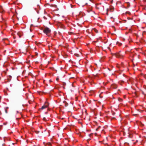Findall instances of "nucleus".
Here are the masks:
<instances>
[{
	"label": "nucleus",
	"instance_id": "7ed1b4c3",
	"mask_svg": "<svg viewBox=\"0 0 146 146\" xmlns=\"http://www.w3.org/2000/svg\"><path fill=\"white\" fill-rule=\"evenodd\" d=\"M111 88L113 89H116L117 88V85L115 84H113L111 85Z\"/></svg>",
	"mask_w": 146,
	"mask_h": 146
},
{
	"label": "nucleus",
	"instance_id": "6ab92c4d",
	"mask_svg": "<svg viewBox=\"0 0 146 146\" xmlns=\"http://www.w3.org/2000/svg\"><path fill=\"white\" fill-rule=\"evenodd\" d=\"M58 79H59V78H57L56 79V80L57 81H58Z\"/></svg>",
	"mask_w": 146,
	"mask_h": 146
},
{
	"label": "nucleus",
	"instance_id": "6e6552de",
	"mask_svg": "<svg viewBox=\"0 0 146 146\" xmlns=\"http://www.w3.org/2000/svg\"><path fill=\"white\" fill-rule=\"evenodd\" d=\"M127 8H129L130 6V3H127Z\"/></svg>",
	"mask_w": 146,
	"mask_h": 146
},
{
	"label": "nucleus",
	"instance_id": "20e7f679",
	"mask_svg": "<svg viewBox=\"0 0 146 146\" xmlns=\"http://www.w3.org/2000/svg\"><path fill=\"white\" fill-rule=\"evenodd\" d=\"M4 11L3 9L2 8V6H0V13H2Z\"/></svg>",
	"mask_w": 146,
	"mask_h": 146
},
{
	"label": "nucleus",
	"instance_id": "9b49d317",
	"mask_svg": "<svg viewBox=\"0 0 146 146\" xmlns=\"http://www.w3.org/2000/svg\"><path fill=\"white\" fill-rule=\"evenodd\" d=\"M8 108V107H7L6 109L5 110V113H7V109Z\"/></svg>",
	"mask_w": 146,
	"mask_h": 146
},
{
	"label": "nucleus",
	"instance_id": "9d476101",
	"mask_svg": "<svg viewBox=\"0 0 146 146\" xmlns=\"http://www.w3.org/2000/svg\"><path fill=\"white\" fill-rule=\"evenodd\" d=\"M74 55L75 56H77V57H79V54H74Z\"/></svg>",
	"mask_w": 146,
	"mask_h": 146
},
{
	"label": "nucleus",
	"instance_id": "a211bd4d",
	"mask_svg": "<svg viewBox=\"0 0 146 146\" xmlns=\"http://www.w3.org/2000/svg\"><path fill=\"white\" fill-rule=\"evenodd\" d=\"M144 77V78L146 79V75H145Z\"/></svg>",
	"mask_w": 146,
	"mask_h": 146
},
{
	"label": "nucleus",
	"instance_id": "393cba45",
	"mask_svg": "<svg viewBox=\"0 0 146 146\" xmlns=\"http://www.w3.org/2000/svg\"><path fill=\"white\" fill-rule=\"evenodd\" d=\"M121 82H123V81H122Z\"/></svg>",
	"mask_w": 146,
	"mask_h": 146
},
{
	"label": "nucleus",
	"instance_id": "dca6fc26",
	"mask_svg": "<svg viewBox=\"0 0 146 146\" xmlns=\"http://www.w3.org/2000/svg\"><path fill=\"white\" fill-rule=\"evenodd\" d=\"M43 120L44 121H45L46 120L45 117H44L43 119Z\"/></svg>",
	"mask_w": 146,
	"mask_h": 146
},
{
	"label": "nucleus",
	"instance_id": "4468645a",
	"mask_svg": "<svg viewBox=\"0 0 146 146\" xmlns=\"http://www.w3.org/2000/svg\"><path fill=\"white\" fill-rule=\"evenodd\" d=\"M7 40V38H4L3 39V41H4L5 40Z\"/></svg>",
	"mask_w": 146,
	"mask_h": 146
},
{
	"label": "nucleus",
	"instance_id": "f257e3e1",
	"mask_svg": "<svg viewBox=\"0 0 146 146\" xmlns=\"http://www.w3.org/2000/svg\"><path fill=\"white\" fill-rule=\"evenodd\" d=\"M43 31L44 33L46 34L47 35H48V34H50L51 32V30L48 27H44Z\"/></svg>",
	"mask_w": 146,
	"mask_h": 146
},
{
	"label": "nucleus",
	"instance_id": "1a4fd4ad",
	"mask_svg": "<svg viewBox=\"0 0 146 146\" xmlns=\"http://www.w3.org/2000/svg\"><path fill=\"white\" fill-rule=\"evenodd\" d=\"M116 43H117V44H118V45L119 46L121 45L122 44L121 43H119V42H118V41Z\"/></svg>",
	"mask_w": 146,
	"mask_h": 146
},
{
	"label": "nucleus",
	"instance_id": "f03ea898",
	"mask_svg": "<svg viewBox=\"0 0 146 146\" xmlns=\"http://www.w3.org/2000/svg\"><path fill=\"white\" fill-rule=\"evenodd\" d=\"M113 55L115 56L117 58H121L123 57V56L119 53L113 54Z\"/></svg>",
	"mask_w": 146,
	"mask_h": 146
},
{
	"label": "nucleus",
	"instance_id": "ddd939ff",
	"mask_svg": "<svg viewBox=\"0 0 146 146\" xmlns=\"http://www.w3.org/2000/svg\"><path fill=\"white\" fill-rule=\"evenodd\" d=\"M47 144L49 146L51 145V144L50 143H47Z\"/></svg>",
	"mask_w": 146,
	"mask_h": 146
},
{
	"label": "nucleus",
	"instance_id": "39448f33",
	"mask_svg": "<svg viewBox=\"0 0 146 146\" xmlns=\"http://www.w3.org/2000/svg\"><path fill=\"white\" fill-rule=\"evenodd\" d=\"M49 104L48 103L46 102H45V104L44 105H45V106H46V108H47L48 107V106Z\"/></svg>",
	"mask_w": 146,
	"mask_h": 146
},
{
	"label": "nucleus",
	"instance_id": "b1692460",
	"mask_svg": "<svg viewBox=\"0 0 146 146\" xmlns=\"http://www.w3.org/2000/svg\"><path fill=\"white\" fill-rule=\"evenodd\" d=\"M26 51H27V49H26Z\"/></svg>",
	"mask_w": 146,
	"mask_h": 146
},
{
	"label": "nucleus",
	"instance_id": "412c9836",
	"mask_svg": "<svg viewBox=\"0 0 146 146\" xmlns=\"http://www.w3.org/2000/svg\"><path fill=\"white\" fill-rule=\"evenodd\" d=\"M91 135H92V134H90L89 135L90 136Z\"/></svg>",
	"mask_w": 146,
	"mask_h": 146
},
{
	"label": "nucleus",
	"instance_id": "423d86ee",
	"mask_svg": "<svg viewBox=\"0 0 146 146\" xmlns=\"http://www.w3.org/2000/svg\"><path fill=\"white\" fill-rule=\"evenodd\" d=\"M46 108V106H45V105H44V106H42L41 109H42V110H43L45 108Z\"/></svg>",
	"mask_w": 146,
	"mask_h": 146
},
{
	"label": "nucleus",
	"instance_id": "f8f14e48",
	"mask_svg": "<svg viewBox=\"0 0 146 146\" xmlns=\"http://www.w3.org/2000/svg\"><path fill=\"white\" fill-rule=\"evenodd\" d=\"M17 34L18 35H19V37H21V35H20L19 33H17Z\"/></svg>",
	"mask_w": 146,
	"mask_h": 146
},
{
	"label": "nucleus",
	"instance_id": "a878e982",
	"mask_svg": "<svg viewBox=\"0 0 146 146\" xmlns=\"http://www.w3.org/2000/svg\"><path fill=\"white\" fill-rule=\"evenodd\" d=\"M1 98V97L0 96V99Z\"/></svg>",
	"mask_w": 146,
	"mask_h": 146
},
{
	"label": "nucleus",
	"instance_id": "2eb2a0df",
	"mask_svg": "<svg viewBox=\"0 0 146 146\" xmlns=\"http://www.w3.org/2000/svg\"><path fill=\"white\" fill-rule=\"evenodd\" d=\"M100 126H99V127L98 128H97L96 129V131H97V130H98V129H99V128H100Z\"/></svg>",
	"mask_w": 146,
	"mask_h": 146
},
{
	"label": "nucleus",
	"instance_id": "f3484780",
	"mask_svg": "<svg viewBox=\"0 0 146 146\" xmlns=\"http://www.w3.org/2000/svg\"><path fill=\"white\" fill-rule=\"evenodd\" d=\"M66 85V83L65 82L63 83V85Z\"/></svg>",
	"mask_w": 146,
	"mask_h": 146
},
{
	"label": "nucleus",
	"instance_id": "aec40b11",
	"mask_svg": "<svg viewBox=\"0 0 146 146\" xmlns=\"http://www.w3.org/2000/svg\"><path fill=\"white\" fill-rule=\"evenodd\" d=\"M90 67L92 68V66L90 65Z\"/></svg>",
	"mask_w": 146,
	"mask_h": 146
},
{
	"label": "nucleus",
	"instance_id": "0eeeda50",
	"mask_svg": "<svg viewBox=\"0 0 146 146\" xmlns=\"http://www.w3.org/2000/svg\"><path fill=\"white\" fill-rule=\"evenodd\" d=\"M93 31H94L96 33H98V31L95 28L93 29Z\"/></svg>",
	"mask_w": 146,
	"mask_h": 146
},
{
	"label": "nucleus",
	"instance_id": "4be33fe9",
	"mask_svg": "<svg viewBox=\"0 0 146 146\" xmlns=\"http://www.w3.org/2000/svg\"><path fill=\"white\" fill-rule=\"evenodd\" d=\"M44 19H46V17H44Z\"/></svg>",
	"mask_w": 146,
	"mask_h": 146
},
{
	"label": "nucleus",
	"instance_id": "5701e85b",
	"mask_svg": "<svg viewBox=\"0 0 146 146\" xmlns=\"http://www.w3.org/2000/svg\"><path fill=\"white\" fill-rule=\"evenodd\" d=\"M9 77L11 78V76H9Z\"/></svg>",
	"mask_w": 146,
	"mask_h": 146
}]
</instances>
